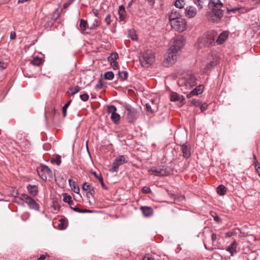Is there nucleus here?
<instances>
[{"label":"nucleus","instance_id":"obj_1","mask_svg":"<svg viewBox=\"0 0 260 260\" xmlns=\"http://www.w3.org/2000/svg\"><path fill=\"white\" fill-rule=\"evenodd\" d=\"M223 4L220 0H210L209 7L211 9L208 14V19L213 22L218 21L223 16V11L221 10Z\"/></svg>","mask_w":260,"mask_h":260},{"label":"nucleus","instance_id":"obj_22","mask_svg":"<svg viewBox=\"0 0 260 260\" xmlns=\"http://www.w3.org/2000/svg\"><path fill=\"white\" fill-rule=\"evenodd\" d=\"M69 183L72 190L76 193H79L80 192V188L77 185L75 181H73L71 179L69 180Z\"/></svg>","mask_w":260,"mask_h":260},{"label":"nucleus","instance_id":"obj_59","mask_svg":"<svg viewBox=\"0 0 260 260\" xmlns=\"http://www.w3.org/2000/svg\"><path fill=\"white\" fill-rule=\"evenodd\" d=\"M214 219L216 222H219L220 221V217L217 215H215V216H214Z\"/></svg>","mask_w":260,"mask_h":260},{"label":"nucleus","instance_id":"obj_19","mask_svg":"<svg viewBox=\"0 0 260 260\" xmlns=\"http://www.w3.org/2000/svg\"><path fill=\"white\" fill-rule=\"evenodd\" d=\"M169 18L171 23L172 21H174L175 20L181 19L180 13L177 10H173L172 11L171 14L169 15Z\"/></svg>","mask_w":260,"mask_h":260},{"label":"nucleus","instance_id":"obj_16","mask_svg":"<svg viewBox=\"0 0 260 260\" xmlns=\"http://www.w3.org/2000/svg\"><path fill=\"white\" fill-rule=\"evenodd\" d=\"M204 90V86L203 85H199L197 86L194 89L190 91L186 95L188 99L191 98L193 95H198L202 93Z\"/></svg>","mask_w":260,"mask_h":260},{"label":"nucleus","instance_id":"obj_43","mask_svg":"<svg viewBox=\"0 0 260 260\" xmlns=\"http://www.w3.org/2000/svg\"><path fill=\"white\" fill-rule=\"evenodd\" d=\"M81 100L83 102H86L89 99V95L87 93L82 94L80 96Z\"/></svg>","mask_w":260,"mask_h":260},{"label":"nucleus","instance_id":"obj_6","mask_svg":"<svg viewBox=\"0 0 260 260\" xmlns=\"http://www.w3.org/2000/svg\"><path fill=\"white\" fill-rule=\"evenodd\" d=\"M179 84L190 89L197 84V78L193 75H187L179 80Z\"/></svg>","mask_w":260,"mask_h":260},{"label":"nucleus","instance_id":"obj_54","mask_svg":"<svg viewBox=\"0 0 260 260\" xmlns=\"http://www.w3.org/2000/svg\"><path fill=\"white\" fill-rule=\"evenodd\" d=\"M16 32L15 31H11L10 33V39L13 40L16 39Z\"/></svg>","mask_w":260,"mask_h":260},{"label":"nucleus","instance_id":"obj_49","mask_svg":"<svg viewBox=\"0 0 260 260\" xmlns=\"http://www.w3.org/2000/svg\"><path fill=\"white\" fill-rule=\"evenodd\" d=\"M110 63L114 70H116L118 68V64L117 61H110Z\"/></svg>","mask_w":260,"mask_h":260},{"label":"nucleus","instance_id":"obj_32","mask_svg":"<svg viewBox=\"0 0 260 260\" xmlns=\"http://www.w3.org/2000/svg\"><path fill=\"white\" fill-rule=\"evenodd\" d=\"M63 201L68 203L69 205H72L73 203L71 197L69 195H67L66 193L63 195Z\"/></svg>","mask_w":260,"mask_h":260},{"label":"nucleus","instance_id":"obj_46","mask_svg":"<svg viewBox=\"0 0 260 260\" xmlns=\"http://www.w3.org/2000/svg\"><path fill=\"white\" fill-rule=\"evenodd\" d=\"M104 85L101 80H100L96 85V89L97 90L101 89L103 87Z\"/></svg>","mask_w":260,"mask_h":260},{"label":"nucleus","instance_id":"obj_61","mask_svg":"<svg viewBox=\"0 0 260 260\" xmlns=\"http://www.w3.org/2000/svg\"><path fill=\"white\" fill-rule=\"evenodd\" d=\"M92 212H93V211H92V210H87V209H84V210H82V213H92Z\"/></svg>","mask_w":260,"mask_h":260},{"label":"nucleus","instance_id":"obj_8","mask_svg":"<svg viewBox=\"0 0 260 260\" xmlns=\"http://www.w3.org/2000/svg\"><path fill=\"white\" fill-rule=\"evenodd\" d=\"M171 168L167 166L155 167L149 170V172L154 175L164 176L169 175L171 172Z\"/></svg>","mask_w":260,"mask_h":260},{"label":"nucleus","instance_id":"obj_27","mask_svg":"<svg viewBox=\"0 0 260 260\" xmlns=\"http://www.w3.org/2000/svg\"><path fill=\"white\" fill-rule=\"evenodd\" d=\"M81 90V87L79 86H72L69 88V90L71 91V95H74Z\"/></svg>","mask_w":260,"mask_h":260},{"label":"nucleus","instance_id":"obj_34","mask_svg":"<svg viewBox=\"0 0 260 260\" xmlns=\"http://www.w3.org/2000/svg\"><path fill=\"white\" fill-rule=\"evenodd\" d=\"M128 37L133 41L137 40V36L136 31L134 29L129 30L128 31Z\"/></svg>","mask_w":260,"mask_h":260},{"label":"nucleus","instance_id":"obj_50","mask_svg":"<svg viewBox=\"0 0 260 260\" xmlns=\"http://www.w3.org/2000/svg\"><path fill=\"white\" fill-rule=\"evenodd\" d=\"M237 10H240V12H244L243 11V9H242V8H234V9H227V11H228V12L229 13L235 12H236Z\"/></svg>","mask_w":260,"mask_h":260},{"label":"nucleus","instance_id":"obj_14","mask_svg":"<svg viewBox=\"0 0 260 260\" xmlns=\"http://www.w3.org/2000/svg\"><path fill=\"white\" fill-rule=\"evenodd\" d=\"M184 14L185 16L188 18H193L197 14V10L193 6H188L185 8Z\"/></svg>","mask_w":260,"mask_h":260},{"label":"nucleus","instance_id":"obj_42","mask_svg":"<svg viewBox=\"0 0 260 260\" xmlns=\"http://www.w3.org/2000/svg\"><path fill=\"white\" fill-rule=\"evenodd\" d=\"M8 66L7 62L0 60V70H3L7 68Z\"/></svg>","mask_w":260,"mask_h":260},{"label":"nucleus","instance_id":"obj_10","mask_svg":"<svg viewBox=\"0 0 260 260\" xmlns=\"http://www.w3.org/2000/svg\"><path fill=\"white\" fill-rule=\"evenodd\" d=\"M171 24L172 28L179 32L184 31L187 27L186 20L183 18L175 20Z\"/></svg>","mask_w":260,"mask_h":260},{"label":"nucleus","instance_id":"obj_15","mask_svg":"<svg viewBox=\"0 0 260 260\" xmlns=\"http://www.w3.org/2000/svg\"><path fill=\"white\" fill-rule=\"evenodd\" d=\"M82 189L85 192L88 198L90 199L91 197H93V195L95 193L94 189L91 187L88 182H86L83 184Z\"/></svg>","mask_w":260,"mask_h":260},{"label":"nucleus","instance_id":"obj_25","mask_svg":"<svg viewBox=\"0 0 260 260\" xmlns=\"http://www.w3.org/2000/svg\"><path fill=\"white\" fill-rule=\"evenodd\" d=\"M42 59L41 57H34L31 61L30 63L37 66H39L42 63Z\"/></svg>","mask_w":260,"mask_h":260},{"label":"nucleus","instance_id":"obj_51","mask_svg":"<svg viewBox=\"0 0 260 260\" xmlns=\"http://www.w3.org/2000/svg\"><path fill=\"white\" fill-rule=\"evenodd\" d=\"M200 107L201 111L203 112L207 109L208 105L206 103H204L203 104H201Z\"/></svg>","mask_w":260,"mask_h":260},{"label":"nucleus","instance_id":"obj_2","mask_svg":"<svg viewBox=\"0 0 260 260\" xmlns=\"http://www.w3.org/2000/svg\"><path fill=\"white\" fill-rule=\"evenodd\" d=\"M217 37V32L214 30L207 31L200 37L197 41V47L202 48L203 47H209L215 43Z\"/></svg>","mask_w":260,"mask_h":260},{"label":"nucleus","instance_id":"obj_21","mask_svg":"<svg viewBox=\"0 0 260 260\" xmlns=\"http://www.w3.org/2000/svg\"><path fill=\"white\" fill-rule=\"evenodd\" d=\"M119 18L120 21L124 20L126 14L125 8L123 5H120L118 9Z\"/></svg>","mask_w":260,"mask_h":260},{"label":"nucleus","instance_id":"obj_23","mask_svg":"<svg viewBox=\"0 0 260 260\" xmlns=\"http://www.w3.org/2000/svg\"><path fill=\"white\" fill-rule=\"evenodd\" d=\"M237 247V244L235 241H234L226 249V250L231 253V255L232 256H233L234 254L237 253V250H236Z\"/></svg>","mask_w":260,"mask_h":260},{"label":"nucleus","instance_id":"obj_33","mask_svg":"<svg viewBox=\"0 0 260 260\" xmlns=\"http://www.w3.org/2000/svg\"><path fill=\"white\" fill-rule=\"evenodd\" d=\"M114 76V73L112 71H108L104 74V78L106 80H111L113 79Z\"/></svg>","mask_w":260,"mask_h":260},{"label":"nucleus","instance_id":"obj_5","mask_svg":"<svg viewBox=\"0 0 260 260\" xmlns=\"http://www.w3.org/2000/svg\"><path fill=\"white\" fill-rule=\"evenodd\" d=\"M219 60V56L216 51H211L208 54L206 59V70H208L215 67Z\"/></svg>","mask_w":260,"mask_h":260},{"label":"nucleus","instance_id":"obj_26","mask_svg":"<svg viewBox=\"0 0 260 260\" xmlns=\"http://www.w3.org/2000/svg\"><path fill=\"white\" fill-rule=\"evenodd\" d=\"M180 96L175 92H172L171 93L170 100L172 102H177L180 100Z\"/></svg>","mask_w":260,"mask_h":260},{"label":"nucleus","instance_id":"obj_4","mask_svg":"<svg viewBox=\"0 0 260 260\" xmlns=\"http://www.w3.org/2000/svg\"><path fill=\"white\" fill-rule=\"evenodd\" d=\"M184 44V39L182 36H176L171 40L169 50L170 51L177 53L182 48Z\"/></svg>","mask_w":260,"mask_h":260},{"label":"nucleus","instance_id":"obj_30","mask_svg":"<svg viewBox=\"0 0 260 260\" xmlns=\"http://www.w3.org/2000/svg\"><path fill=\"white\" fill-rule=\"evenodd\" d=\"M118 54L117 52H113L111 53L110 56L108 57V60L110 61H116V60L118 58Z\"/></svg>","mask_w":260,"mask_h":260},{"label":"nucleus","instance_id":"obj_28","mask_svg":"<svg viewBox=\"0 0 260 260\" xmlns=\"http://www.w3.org/2000/svg\"><path fill=\"white\" fill-rule=\"evenodd\" d=\"M217 193L221 196L225 194L226 192V188L223 185H219L217 188Z\"/></svg>","mask_w":260,"mask_h":260},{"label":"nucleus","instance_id":"obj_45","mask_svg":"<svg viewBox=\"0 0 260 260\" xmlns=\"http://www.w3.org/2000/svg\"><path fill=\"white\" fill-rule=\"evenodd\" d=\"M63 220L62 219L60 220V223L58 224V228L59 230H64L66 228L67 226L63 223Z\"/></svg>","mask_w":260,"mask_h":260},{"label":"nucleus","instance_id":"obj_9","mask_svg":"<svg viewBox=\"0 0 260 260\" xmlns=\"http://www.w3.org/2000/svg\"><path fill=\"white\" fill-rule=\"evenodd\" d=\"M177 58V54L175 52L170 51L169 50L165 55L163 64L166 67H169L173 65Z\"/></svg>","mask_w":260,"mask_h":260},{"label":"nucleus","instance_id":"obj_29","mask_svg":"<svg viewBox=\"0 0 260 260\" xmlns=\"http://www.w3.org/2000/svg\"><path fill=\"white\" fill-rule=\"evenodd\" d=\"M120 115L117 112L111 115V119L115 124L118 123L120 120Z\"/></svg>","mask_w":260,"mask_h":260},{"label":"nucleus","instance_id":"obj_53","mask_svg":"<svg viewBox=\"0 0 260 260\" xmlns=\"http://www.w3.org/2000/svg\"><path fill=\"white\" fill-rule=\"evenodd\" d=\"M146 110L148 112L151 113H153V110L151 108V107L150 105H149L148 104H146Z\"/></svg>","mask_w":260,"mask_h":260},{"label":"nucleus","instance_id":"obj_31","mask_svg":"<svg viewBox=\"0 0 260 260\" xmlns=\"http://www.w3.org/2000/svg\"><path fill=\"white\" fill-rule=\"evenodd\" d=\"M174 5L176 7L181 9L183 8L185 5L184 0H176Z\"/></svg>","mask_w":260,"mask_h":260},{"label":"nucleus","instance_id":"obj_13","mask_svg":"<svg viewBox=\"0 0 260 260\" xmlns=\"http://www.w3.org/2000/svg\"><path fill=\"white\" fill-rule=\"evenodd\" d=\"M39 175L44 180H46L48 177L52 176L51 170L46 165H42L37 170Z\"/></svg>","mask_w":260,"mask_h":260},{"label":"nucleus","instance_id":"obj_3","mask_svg":"<svg viewBox=\"0 0 260 260\" xmlns=\"http://www.w3.org/2000/svg\"><path fill=\"white\" fill-rule=\"evenodd\" d=\"M155 60L154 53L150 50H148L141 53L139 57L141 65L144 68L151 66Z\"/></svg>","mask_w":260,"mask_h":260},{"label":"nucleus","instance_id":"obj_7","mask_svg":"<svg viewBox=\"0 0 260 260\" xmlns=\"http://www.w3.org/2000/svg\"><path fill=\"white\" fill-rule=\"evenodd\" d=\"M127 162V157L126 155H119L114 160L113 162L112 167L109 170L111 173L117 172L119 170V167Z\"/></svg>","mask_w":260,"mask_h":260},{"label":"nucleus","instance_id":"obj_18","mask_svg":"<svg viewBox=\"0 0 260 260\" xmlns=\"http://www.w3.org/2000/svg\"><path fill=\"white\" fill-rule=\"evenodd\" d=\"M181 151L183 153V156L185 158H188L190 156V148L186 144L180 145Z\"/></svg>","mask_w":260,"mask_h":260},{"label":"nucleus","instance_id":"obj_20","mask_svg":"<svg viewBox=\"0 0 260 260\" xmlns=\"http://www.w3.org/2000/svg\"><path fill=\"white\" fill-rule=\"evenodd\" d=\"M141 210L144 216L146 217H149L153 214V210L150 207H141Z\"/></svg>","mask_w":260,"mask_h":260},{"label":"nucleus","instance_id":"obj_37","mask_svg":"<svg viewBox=\"0 0 260 260\" xmlns=\"http://www.w3.org/2000/svg\"><path fill=\"white\" fill-rule=\"evenodd\" d=\"M118 76L121 80H125L127 78L128 74L125 71H119Z\"/></svg>","mask_w":260,"mask_h":260},{"label":"nucleus","instance_id":"obj_38","mask_svg":"<svg viewBox=\"0 0 260 260\" xmlns=\"http://www.w3.org/2000/svg\"><path fill=\"white\" fill-rule=\"evenodd\" d=\"M87 23L85 20L81 19L80 20V27L82 31H85L87 28Z\"/></svg>","mask_w":260,"mask_h":260},{"label":"nucleus","instance_id":"obj_41","mask_svg":"<svg viewBox=\"0 0 260 260\" xmlns=\"http://www.w3.org/2000/svg\"><path fill=\"white\" fill-rule=\"evenodd\" d=\"M91 173L96 178H97L99 181L100 180V178H103L101 173L100 172H96L95 171H91Z\"/></svg>","mask_w":260,"mask_h":260},{"label":"nucleus","instance_id":"obj_40","mask_svg":"<svg viewBox=\"0 0 260 260\" xmlns=\"http://www.w3.org/2000/svg\"><path fill=\"white\" fill-rule=\"evenodd\" d=\"M71 102H72V101L70 100L62 107V113H63V116L64 117H65L67 116V109L69 107V106L70 105Z\"/></svg>","mask_w":260,"mask_h":260},{"label":"nucleus","instance_id":"obj_55","mask_svg":"<svg viewBox=\"0 0 260 260\" xmlns=\"http://www.w3.org/2000/svg\"><path fill=\"white\" fill-rule=\"evenodd\" d=\"M143 260H154L153 257H150L149 256L148 254L145 255L143 258Z\"/></svg>","mask_w":260,"mask_h":260},{"label":"nucleus","instance_id":"obj_12","mask_svg":"<svg viewBox=\"0 0 260 260\" xmlns=\"http://www.w3.org/2000/svg\"><path fill=\"white\" fill-rule=\"evenodd\" d=\"M125 108L127 112L126 119L130 123L134 122L138 117L137 111L129 105H126Z\"/></svg>","mask_w":260,"mask_h":260},{"label":"nucleus","instance_id":"obj_44","mask_svg":"<svg viewBox=\"0 0 260 260\" xmlns=\"http://www.w3.org/2000/svg\"><path fill=\"white\" fill-rule=\"evenodd\" d=\"M105 21L107 25H109L111 24V15L110 14H108L105 18Z\"/></svg>","mask_w":260,"mask_h":260},{"label":"nucleus","instance_id":"obj_47","mask_svg":"<svg viewBox=\"0 0 260 260\" xmlns=\"http://www.w3.org/2000/svg\"><path fill=\"white\" fill-rule=\"evenodd\" d=\"M142 191L144 193H148L151 192V189L147 186H144L142 188Z\"/></svg>","mask_w":260,"mask_h":260},{"label":"nucleus","instance_id":"obj_24","mask_svg":"<svg viewBox=\"0 0 260 260\" xmlns=\"http://www.w3.org/2000/svg\"><path fill=\"white\" fill-rule=\"evenodd\" d=\"M27 190L30 195L36 196L38 193V187L36 185H31L29 184L27 186Z\"/></svg>","mask_w":260,"mask_h":260},{"label":"nucleus","instance_id":"obj_52","mask_svg":"<svg viewBox=\"0 0 260 260\" xmlns=\"http://www.w3.org/2000/svg\"><path fill=\"white\" fill-rule=\"evenodd\" d=\"M54 161L56 162V164L57 165H60V164H61V158H60V156L59 155H57L56 158H55V159L54 160Z\"/></svg>","mask_w":260,"mask_h":260},{"label":"nucleus","instance_id":"obj_17","mask_svg":"<svg viewBox=\"0 0 260 260\" xmlns=\"http://www.w3.org/2000/svg\"><path fill=\"white\" fill-rule=\"evenodd\" d=\"M229 31H224L221 32L219 36L217 35L216 43L218 45H221L223 43L228 39L229 37Z\"/></svg>","mask_w":260,"mask_h":260},{"label":"nucleus","instance_id":"obj_48","mask_svg":"<svg viewBox=\"0 0 260 260\" xmlns=\"http://www.w3.org/2000/svg\"><path fill=\"white\" fill-rule=\"evenodd\" d=\"M191 104L195 106H199L201 105V103L199 100L194 99L191 101Z\"/></svg>","mask_w":260,"mask_h":260},{"label":"nucleus","instance_id":"obj_56","mask_svg":"<svg viewBox=\"0 0 260 260\" xmlns=\"http://www.w3.org/2000/svg\"><path fill=\"white\" fill-rule=\"evenodd\" d=\"M211 238H212V240L213 242H214L216 241V234H215V233H213L212 235H211Z\"/></svg>","mask_w":260,"mask_h":260},{"label":"nucleus","instance_id":"obj_39","mask_svg":"<svg viewBox=\"0 0 260 260\" xmlns=\"http://www.w3.org/2000/svg\"><path fill=\"white\" fill-rule=\"evenodd\" d=\"M206 0H194V3L199 9H202Z\"/></svg>","mask_w":260,"mask_h":260},{"label":"nucleus","instance_id":"obj_11","mask_svg":"<svg viewBox=\"0 0 260 260\" xmlns=\"http://www.w3.org/2000/svg\"><path fill=\"white\" fill-rule=\"evenodd\" d=\"M20 200L24 201L28 207L36 210H39V205L31 198L26 194H22L20 197Z\"/></svg>","mask_w":260,"mask_h":260},{"label":"nucleus","instance_id":"obj_35","mask_svg":"<svg viewBox=\"0 0 260 260\" xmlns=\"http://www.w3.org/2000/svg\"><path fill=\"white\" fill-rule=\"evenodd\" d=\"M108 113L111 115H113L115 113H116L117 109L116 107L114 105H110L108 106L107 108Z\"/></svg>","mask_w":260,"mask_h":260},{"label":"nucleus","instance_id":"obj_63","mask_svg":"<svg viewBox=\"0 0 260 260\" xmlns=\"http://www.w3.org/2000/svg\"><path fill=\"white\" fill-rule=\"evenodd\" d=\"M134 2V0H131V1L129 2L127 7L130 8L131 6L132 5L133 3Z\"/></svg>","mask_w":260,"mask_h":260},{"label":"nucleus","instance_id":"obj_36","mask_svg":"<svg viewBox=\"0 0 260 260\" xmlns=\"http://www.w3.org/2000/svg\"><path fill=\"white\" fill-rule=\"evenodd\" d=\"M253 158L254 160V163L255 170H256V172H257V173L258 174V175L260 176V164L257 161L256 156L254 154H253Z\"/></svg>","mask_w":260,"mask_h":260},{"label":"nucleus","instance_id":"obj_62","mask_svg":"<svg viewBox=\"0 0 260 260\" xmlns=\"http://www.w3.org/2000/svg\"><path fill=\"white\" fill-rule=\"evenodd\" d=\"M155 0H148L149 4L151 5H153L155 3Z\"/></svg>","mask_w":260,"mask_h":260},{"label":"nucleus","instance_id":"obj_64","mask_svg":"<svg viewBox=\"0 0 260 260\" xmlns=\"http://www.w3.org/2000/svg\"><path fill=\"white\" fill-rule=\"evenodd\" d=\"M93 13H94L95 16L98 17V13L97 11H93Z\"/></svg>","mask_w":260,"mask_h":260},{"label":"nucleus","instance_id":"obj_57","mask_svg":"<svg viewBox=\"0 0 260 260\" xmlns=\"http://www.w3.org/2000/svg\"><path fill=\"white\" fill-rule=\"evenodd\" d=\"M74 211L78 212V213H82V209H80L79 208L75 207V208H72Z\"/></svg>","mask_w":260,"mask_h":260},{"label":"nucleus","instance_id":"obj_58","mask_svg":"<svg viewBox=\"0 0 260 260\" xmlns=\"http://www.w3.org/2000/svg\"><path fill=\"white\" fill-rule=\"evenodd\" d=\"M100 183H101V185L102 186L103 188H105V185L104 183L103 178H100V180L99 181Z\"/></svg>","mask_w":260,"mask_h":260},{"label":"nucleus","instance_id":"obj_60","mask_svg":"<svg viewBox=\"0 0 260 260\" xmlns=\"http://www.w3.org/2000/svg\"><path fill=\"white\" fill-rule=\"evenodd\" d=\"M46 255L44 254L41 255L40 257L38 258L37 260H44L46 258Z\"/></svg>","mask_w":260,"mask_h":260}]
</instances>
